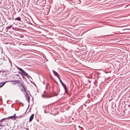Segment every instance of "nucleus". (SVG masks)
<instances>
[{"mask_svg":"<svg viewBox=\"0 0 130 130\" xmlns=\"http://www.w3.org/2000/svg\"><path fill=\"white\" fill-rule=\"evenodd\" d=\"M20 82V81L19 80H15L8 81L7 82H10L11 83H12L13 84L15 85L17 84H19Z\"/></svg>","mask_w":130,"mask_h":130,"instance_id":"nucleus-1","label":"nucleus"},{"mask_svg":"<svg viewBox=\"0 0 130 130\" xmlns=\"http://www.w3.org/2000/svg\"><path fill=\"white\" fill-rule=\"evenodd\" d=\"M25 96L26 100L27 101L28 103H29L30 99L28 94L26 93Z\"/></svg>","mask_w":130,"mask_h":130,"instance_id":"nucleus-2","label":"nucleus"},{"mask_svg":"<svg viewBox=\"0 0 130 130\" xmlns=\"http://www.w3.org/2000/svg\"><path fill=\"white\" fill-rule=\"evenodd\" d=\"M52 72L54 73V75L56 76L58 78V77H60L59 75L56 71H55L54 70H52Z\"/></svg>","mask_w":130,"mask_h":130,"instance_id":"nucleus-3","label":"nucleus"},{"mask_svg":"<svg viewBox=\"0 0 130 130\" xmlns=\"http://www.w3.org/2000/svg\"><path fill=\"white\" fill-rule=\"evenodd\" d=\"M34 114H32L30 116L29 119V122H31L32 120L34 117Z\"/></svg>","mask_w":130,"mask_h":130,"instance_id":"nucleus-4","label":"nucleus"},{"mask_svg":"<svg viewBox=\"0 0 130 130\" xmlns=\"http://www.w3.org/2000/svg\"><path fill=\"white\" fill-rule=\"evenodd\" d=\"M17 117L16 116H12L9 117L7 118H9L10 119H12L16 120V118Z\"/></svg>","mask_w":130,"mask_h":130,"instance_id":"nucleus-5","label":"nucleus"},{"mask_svg":"<svg viewBox=\"0 0 130 130\" xmlns=\"http://www.w3.org/2000/svg\"><path fill=\"white\" fill-rule=\"evenodd\" d=\"M15 67L18 70H19L20 71L22 72V73L23 72H24V71L21 68L19 67L16 65L15 66Z\"/></svg>","mask_w":130,"mask_h":130,"instance_id":"nucleus-6","label":"nucleus"},{"mask_svg":"<svg viewBox=\"0 0 130 130\" xmlns=\"http://www.w3.org/2000/svg\"><path fill=\"white\" fill-rule=\"evenodd\" d=\"M58 79H59L60 82L63 86L64 87V86H66V85L63 84L61 80L60 79V77H58Z\"/></svg>","mask_w":130,"mask_h":130,"instance_id":"nucleus-7","label":"nucleus"},{"mask_svg":"<svg viewBox=\"0 0 130 130\" xmlns=\"http://www.w3.org/2000/svg\"><path fill=\"white\" fill-rule=\"evenodd\" d=\"M6 82L1 83H0V87H2L6 83Z\"/></svg>","mask_w":130,"mask_h":130,"instance_id":"nucleus-8","label":"nucleus"},{"mask_svg":"<svg viewBox=\"0 0 130 130\" xmlns=\"http://www.w3.org/2000/svg\"><path fill=\"white\" fill-rule=\"evenodd\" d=\"M14 20H17L19 21H21V18H20V17H17Z\"/></svg>","mask_w":130,"mask_h":130,"instance_id":"nucleus-9","label":"nucleus"},{"mask_svg":"<svg viewBox=\"0 0 130 130\" xmlns=\"http://www.w3.org/2000/svg\"><path fill=\"white\" fill-rule=\"evenodd\" d=\"M63 87L64 88L65 92H66V93H67L68 92L67 90H68L67 89V88L66 87V86H64V87Z\"/></svg>","mask_w":130,"mask_h":130,"instance_id":"nucleus-10","label":"nucleus"},{"mask_svg":"<svg viewBox=\"0 0 130 130\" xmlns=\"http://www.w3.org/2000/svg\"><path fill=\"white\" fill-rule=\"evenodd\" d=\"M11 27L12 26H11L6 27V29L7 30L6 31H7L8 29H10Z\"/></svg>","mask_w":130,"mask_h":130,"instance_id":"nucleus-11","label":"nucleus"},{"mask_svg":"<svg viewBox=\"0 0 130 130\" xmlns=\"http://www.w3.org/2000/svg\"><path fill=\"white\" fill-rule=\"evenodd\" d=\"M20 85L23 88L24 90L25 91V88L24 87V85L22 84H21Z\"/></svg>","mask_w":130,"mask_h":130,"instance_id":"nucleus-12","label":"nucleus"},{"mask_svg":"<svg viewBox=\"0 0 130 130\" xmlns=\"http://www.w3.org/2000/svg\"><path fill=\"white\" fill-rule=\"evenodd\" d=\"M22 73L24 74V75L26 76H27L28 75V74L26 73L24 71V72H23Z\"/></svg>","mask_w":130,"mask_h":130,"instance_id":"nucleus-13","label":"nucleus"},{"mask_svg":"<svg viewBox=\"0 0 130 130\" xmlns=\"http://www.w3.org/2000/svg\"><path fill=\"white\" fill-rule=\"evenodd\" d=\"M8 60H9V62H10V65H11V67H12V62L11 61V60H10L9 59V58H8Z\"/></svg>","mask_w":130,"mask_h":130,"instance_id":"nucleus-14","label":"nucleus"},{"mask_svg":"<svg viewBox=\"0 0 130 130\" xmlns=\"http://www.w3.org/2000/svg\"><path fill=\"white\" fill-rule=\"evenodd\" d=\"M7 119V118H3V119H1V120H0V121H2L3 120H5V119Z\"/></svg>","mask_w":130,"mask_h":130,"instance_id":"nucleus-15","label":"nucleus"},{"mask_svg":"<svg viewBox=\"0 0 130 130\" xmlns=\"http://www.w3.org/2000/svg\"><path fill=\"white\" fill-rule=\"evenodd\" d=\"M3 126V125L0 123V126Z\"/></svg>","mask_w":130,"mask_h":130,"instance_id":"nucleus-16","label":"nucleus"},{"mask_svg":"<svg viewBox=\"0 0 130 130\" xmlns=\"http://www.w3.org/2000/svg\"><path fill=\"white\" fill-rule=\"evenodd\" d=\"M22 45H26V44H23Z\"/></svg>","mask_w":130,"mask_h":130,"instance_id":"nucleus-17","label":"nucleus"},{"mask_svg":"<svg viewBox=\"0 0 130 130\" xmlns=\"http://www.w3.org/2000/svg\"><path fill=\"white\" fill-rule=\"evenodd\" d=\"M88 81L89 82V83H90V81H89V80H88Z\"/></svg>","mask_w":130,"mask_h":130,"instance_id":"nucleus-18","label":"nucleus"},{"mask_svg":"<svg viewBox=\"0 0 130 130\" xmlns=\"http://www.w3.org/2000/svg\"><path fill=\"white\" fill-rule=\"evenodd\" d=\"M20 104H22V106H23L24 104H23L22 103H21Z\"/></svg>","mask_w":130,"mask_h":130,"instance_id":"nucleus-19","label":"nucleus"},{"mask_svg":"<svg viewBox=\"0 0 130 130\" xmlns=\"http://www.w3.org/2000/svg\"><path fill=\"white\" fill-rule=\"evenodd\" d=\"M42 97H44V95H42Z\"/></svg>","mask_w":130,"mask_h":130,"instance_id":"nucleus-20","label":"nucleus"},{"mask_svg":"<svg viewBox=\"0 0 130 130\" xmlns=\"http://www.w3.org/2000/svg\"><path fill=\"white\" fill-rule=\"evenodd\" d=\"M2 72L1 71H0V73Z\"/></svg>","mask_w":130,"mask_h":130,"instance_id":"nucleus-21","label":"nucleus"},{"mask_svg":"<svg viewBox=\"0 0 130 130\" xmlns=\"http://www.w3.org/2000/svg\"><path fill=\"white\" fill-rule=\"evenodd\" d=\"M43 84H44V82H43Z\"/></svg>","mask_w":130,"mask_h":130,"instance_id":"nucleus-22","label":"nucleus"},{"mask_svg":"<svg viewBox=\"0 0 130 130\" xmlns=\"http://www.w3.org/2000/svg\"><path fill=\"white\" fill-rule=\"evenodd\" d=\"M22 91H23V89H22V90H21Z\"/></svg>","mask_w":130,"mask_h":130,"instance_id":"nucleus-23","label":"nucleus"},{"mask_svg":"<svg viewBox=\"0 0 130 130\" xmlns=\"http://www.w3.org/2000/svg\"><path fill=\"white\" fill-rule=\"evenodd\" d=\"M78 127H80V126H78Z\"/></svg>","mask_w":130,"mask_h":130,"instance_id":"nucleus-24","label":"nucleus"},{"mask_svg":"<svg viewBox=\"0 0 130 130\" xmlns=\"http://www.w3.org/2000/svg\"><path fill=\"white\" fill-rule=\"evenodd\" d=\"M1 128H0V129H1Z\"/></svg>","mask_w":130,"mask_h":130,"instance_id":"nucleus-25","label":"nucleus"}]
</instances>
